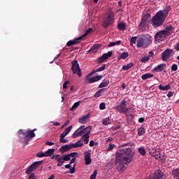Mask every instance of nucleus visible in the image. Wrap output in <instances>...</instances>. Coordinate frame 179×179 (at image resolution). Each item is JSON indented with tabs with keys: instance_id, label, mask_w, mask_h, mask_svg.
Returning <instances> with one entry per match:
<instances>
[{
	"instance_id": "1",
	"label": "nucleus",
	"mask_w": 179,
	"mask_h": 179,
	"mask_svg": "<svg viewBox=\"0 0 179 179\" xmlns=\"http://www.w3.org/2000/svg\"><path fill=\"white\" fill-rule=\"evenodd\" d=\"M135 152L132 151L131 148L120 149L116 152V170L120 173H122L127 170L125 164H129L134 159Z\"/></svg>"
},
{
	"instance_id": "2",
	"label": "nucleus",
	"mask_w": 179,
	"mask_h": 179,
	"mask_svg": "<svg viewBox=\"0 0 179 179\" xmlns=\"http://www.w3.org/2000/svg\"><path fill=\"white\" fill-rule=\"evenodd\" d=\"M169 12H170V6L166 7V9L165 10L166 14L163 12V10L158 11L152 18L153 27H160V26L164 23L166 17H167V15H169Z\"/></svg>"
},
{
	"instance_id": "3",
	"label": "nucleus",
	"mask_w": 179,
	"mask_h": 179,
	"mask_svg": "<svg viewBox=\"0 0 179 179\" xmlns=\"http://www.w3.org/2000/svg\"><path fill=\"white\" fill-rule=\"evenodd\" d=\"M34 131H36V129L33 130H28L27 131L20 129L18 131V136L20 138L21 142L24 143V145H29V141H30L31 138H34V136H36Z\"/></svg>"
},
{
	"instance_id": "4",
	"label": "nucleus",
	"mask_w": 179,
	"mask_h": 179,
	"mask_svg": "<svg viewBox=\"0 0 179 179\" xmlns=\"http://www.w3.org/2000/svg\"><path fill=\"white\" fill-rule=\"evenodd\" d=\"M90 131H92V126H88L85 128V126H80L76 131L73 134V138H78L79 136H83V135H87V134H90Z\"/></svg>"
},
{
	"instance_id": "5",
	"label": "nucleus",
	"mask_w": 179,
	"mask_h": 179,
	"mask_svg": "<svg viewBox=\"0 0 179 179\" xmlns=\"http://www.w3.org/2000/svg\"><path fill=\"white\" fill-rule=\"evenodd\" d=\"M150 14L147 13L141 18V21L138 25V27L141 31H145L146 30V27L149 26V23H150Z\"/></svg>"
},
{
	"instance_id": "6",
	"label": "nucleus",
	"mask_w": 179,
	"mask_h": 179,
	"mask_svg": "<svg viewBox=\"0 0 179 179\" xmlns=\"http://www.w3.org/2000/svg\"><path fill=\"white\" fill-rule=\"evenodd\" d=\"M152 44V39H150V36L149 38H140L137 41V48H147V47H149Z\"/></svg>"
},
{
	"instance_id": "7",
	"label": "nucleus",
	"mask_w": 179,
	"mask_h": 179,
	"mask_svg": "<svg viewBox=\"0 0 179 179\" xmlns=\"http://www.w3.org/2000/svg\"><path fill=\"white\" fill-rule=\"evenodd\" d=\"M169 36H170V32L169 31H166V30L159 31L156 34L155 36V41L160 43L162 41H164V39L166 38V37H169Z\"/></svg>"
},
{
	"instance_id": "8",
	"label": "nucleus",
	"mask_w": 179,
	"mask_h": 179,
	"mask_svg": "<svg viewBox=\"0 0 179 179\" xmlns=\"http://www.w3.org/2000/svg\"><path fill=\"white\" fill-rule=\"evenodd\" d=\"M96 70H92L90 73H89L85 77V80H88L89 83H94V82H99V80H101L103 79V76H97L95 77L90 78L92 75H94V73H96Z\"/></svg>"
},
{
	"instance_id": "9",
	"label": "nucleus",
	"mask_w": 179,
	"mask_h": 179,
	"mask_svg": "<svg viewBox=\"0 0 179 179\" xmlns=\"http://www.w3.org/2000/svg\"><path fill=\"white\" fill-rule=\"evenodd\" d=\"M71 64V71L73 73H76L80 78L82 76V71L80 70V67L79 66V63H78V60L73 61Z\"/></svg>"
},
{
	"instance_id": "10",
	"label": "nucleus",
	"mask_w": 179,
	"mask_h": 179,
	"mask_svg": "<svg viewBox=\"0 0 179 179\" xmlns=\"http://www.w3.org/2000/svg\"><path fill=\"white\" fill-rule=\"evenodd\" d=\"M113 23V11L110 10L108 12L106 18L103 20V22L102 23L103 27L105 29H107L110 24H112Z\"/></svg>"
},
{
	"instance_id": "11",
	"label": "nucleus",
	"mask_w": 179,
	"mask_h": 179,
	"mask_svg": "<svg viewBox=\"0 0 179 179\" xmlns=\"http://www.w3.org/2000/svg\"><path fill=\"white\" fill-rule=\"evenodd\" d=\"M43 163V161H38L34 162L31 165L29 166V167L26 170L25 173L26 174H31L38 167V166H41V164Z\"/></svg>"
},
{
	"instance_id": "12",
	"label": "nucleus",
	"mask_w": 179,
	"mask_h": 179,
	"mask_svg": "<svg viewBox=\"0 0 179 179\" xmlns=\"http://www.w3.org/2000/svg\"><path fill=\"white\" fill-rule=\"evenodd\" d=\"M111 57H113V51L104 53L101 57L98 58V62L99 64H102V62H104L106 59H108V58H111Z\"/></svg>"
},
{
	"instance_id": "13",
	"label": "nucleus",
	"mask_w": 179,
	"mask_h": 179,
	"mask_svg": "<svg viewBox=\"0 0 179 179\" xmlns=\"http://www.w3.org/2000/svg\"><path fill=\"white\" fill-rule=\"evenodd\" d=\"M173 52V50L171 49H166L162 53V61H167L169 58H170V55H171V53Z\"/></svg>"
},
{
	"instance_id": "14",
	"label": "nucleus",
	"mask_w": 179,
	"mask_h": 179,
	"mask_svg": "<svg viewBox=\"0 0 179 179\" xmlns=\"http://www.w3.org/2000/svg\"><path fill=\"white\" fill-rule=\"evenodd\" d=\"M52 159H55V160H56V162H58L57 167H61L65 163V161L64 159V157L61 156L59 155H54L52 157Z\"/></svg>"
},
{
	"instance_id": "15",
	"label": "nucleus",
	"mask_w": 179,
	"mask_h": 179,
	"mask_svg": "<svg viewBox=\"0 0 179 179\" xmlns=\"http://www.w3.org/2000/svg\"><path fill=\"white\" fill-rule=\"evenodd\" d=\"M92 154L89 151H85L84 152V157L86 166H89L92 163Z\"/></svg>"
},
{
	"instance_id": "16",
	"label": "nucleus",
	"mask_w": 179,
	"mask_h": 179,
	"mask_svg": "<svg viewBox=\"0 0 179 179\" xmlns=\"http://www.w3.org/2000/svg\"><path fill=\"white\" fill-rule=\"evenodd\" d=\"M166 64H161L158 65L157 67H155L154 69H152V72L153 73H156L157 72H163L164 69H166Z\"/></svg>"
},
{
	"instance_id": "17",
	"label": "nucleus",
	"mask_w": 179,
	"mask_h": 179,
	"mask_svg": "<svg viewBox=\"0 0 179 179\" xmlns=\"http://www.w3.org/2000/svg\"><path fill=\"white\" fill-rule=\"evenodd\" d=\"M82 40V37L80 36L78 38H74L73 41H69V42H67L66 45L67 47H72V45L79 44V43H80Z\"/></svg>"
},
{
	"instance_id": "18",
	"label": "nucleus",
	"mask_w": 179,
	"mask_h": 179,
	"mask_svg": "<svg viewBox=\"0 0 179 179\" xmlns=\"http://www.w3.org/2000/svg\"><path fill=\"white\" fill-rule=\"evenodd\" d=\"M73 148L72 143L66 144L59 148V152H61V153H65V152H69V150H71V149Z\"/></svg>"
},
{
	"instance_id": "19",
	"label": "nucleus",
	"mask_w": 179,
	"mask_h": 179,
	"mask_svg": "<svg viewBox=\"0 0 179 179\" xmlns=\"http://www.w3.org/2000/svg\"><path fill=\"white\" fill-rule=\"evenodd\" d=\"M90 117V113H87V115L80 117L78 120V122L80 124H87L89 122V118Z\"/></svg>"
},
{
	"instance_id": "20",
	"label": "nucleus",
	"mask_w": 179,
	"mask_h": 179,
	"mask_svg": "<svg viewBox=\"0 0 179 179\" xmlns=\"http://www.w3.org/2000/svg\"><path fill=\"white\" fill-rule=\"evenodd\" d=\"M151 179H163V172L160 170L155 171Z\"/></svg>"
},
{
	"instance_id": "21",
	"label": "nucleus",
	"mask_w": 179,
	"mask_h": 179,
	"mask_svg": "<svg viewBox=\"0 0 179 179\" xmlns=\"http://www.w3.org/2000/svg\"><path fill=\"white\" fill-rule=\"evenodd\" d=\"M99 48H100V45L95 44L87 51V54H90V52H97V50H99Z\"/></svg>"
},
{
	"instance_id": "22",
	"label": "nucleus",
	"mask_w": 179,
	"mask_h": 179,
	"mask_svg": "<svg viewBox=\"0 0 179 179\" xmlns=\"http://www.w3.org/2000/svg\"><path fill=\"white\" fill-rule=\"evenodd\" d=\"M117 110L118 111H120V113H122L123 114H127V113H129V110H131V108H127L124 106H117Z\"/></svg>"
},
{
	"instance_id": "23",
	"label": "nucleus",
	"mask_w": 179,
	"mask_h": 179,
	"mask_svg": "<svg viewBox=\"0 0 179 179\" xmlns=\"http://www.w3.org/2000/svg\"><path fill=\"white\" fill-rule=\"evenodd\" d=\"M172 176H173V178L179 179V169L172 171Z\"/></svg>"
},
{
	"instance_id": "24",
	"label": "nucleus",
	"mask_w": 179,
	"mask_h": 179,
	"mask_svg": "<svg viewBox=\"0 0 179 179\" xmlns=\"http://www.w3.org/2000/svg\"><path fill=\"white\" fill-rule=\"evenodd\" d=\"M103 93H104V89H100L94 95V97H101Z\"/></svg>"
},
{
	"instance_id": "25",
	"label": "nucleus",
	"mask_w": 179,
	"mask_h": 179,
	"mask_svg": "<svg viewBox=\"0 0 179 179\" xmlns=\"http://www.w3.org/2000/svg\"><path fill=\"white\" fill-rule=\"evenodd\" d=\"M150 78H153V74L150 73H145L141 76V79H143V80H146V79H149Z\"/></svg>"
},
{
	"instance_id": "26",
	"label": "nucleus",
	"mask_w": 179,
	"mask_h": 179,
	"mask_svg": "<svg viewBox=\"0 0 179 179\" xmlns=\"http://www.w3.org/2000/svg\"><path fill=\"white\" fill-rule=\"evenodd\" d=\"M89 138H90L89 134H85L82 136V139L85 142V145H87V143H89Z\"/></svg>"
},
{
	"instance_id": "27",
	"label": "nucleus",
	"mask_w": 179,
	"mask_h": 179,
	"mask_svg": "<svg viewBox=\"0 0 179 179\" xmlns=\"http://www.w3.org/2000/svg\"><path fill=\"white\" fill-rule=\"evenodd\" d=\"M159 90H170L171 89V87L170 85H167L166 86H162V85H159Z\"/></svg>"
},
{
	"instance_id": "28",
	"label": "nucleus",
	"mask_w": 179,
	"mask_h": 179,
	"mask_svg": "<svg viewBox=\"0 0 179 179\" xmlns=\"http://www.w3.org/2000/svg\"><path fill=\"white\" fill-rule=\"evenodd\" d=\"M55 152V150L54 148H50L45 152V155L46 157H48L49 156H51V155H53Z\"/></svg>"
},
{
	"instance_id": "29",
	"label": "nucleus",
	"mask_w": 179,
	"mask_h": 179,
	"mask_svg": "<svg viewBox=\"0 0 179 179\" xmlns=\"http://www.w3.org/2000/svg\"><path fill=\"white\" fill-rule=\"evenodd\" d=\"M132 66H134V63H129L127 65L122 66V70L128 71L129 69H131Z\"/></svg>"
},
{
	"instance_id": "30",
	"label": "nucleus",
	"mask_w": 179,
	"mask_h": 179,
	"mask_svg": "<svg viewBox=\"0 0 179 179\" xmlns=\"http://www.w3.org/2000/svg\"><path fill=\"white\" fill-rule=\"evenodd\" d=\"M127 57H129V54L128 52H124L118 57V59H127Z\"/></svg>"
},
{
	"instance_id": "31",
	"label": "nucleus",
	"mask_w": 179,
	"mask_h": 179,
	"mask_svg": "<svg viewBox=\"0 0 179 179\" xmlns=\"http://www.w3.org/2000/svg\"><path fill=\"white\" fill-rule=\"evenodd\" d=\"M73 148H80L83 145V142L82 141H78L76 143H71Z\"/></svg>"
},
{
	"instance_id": "32",
	"label": "nucleus",
	"mask_w": 179,
	"mask_h": 179,
	"mask_svg": "<svg viewBox=\"0 0 179 179\" xmlns=\"http://www.w3.org/2000/svg\"><path fill=\"white\" fill-rule=\"evenodd\" d=\"M138 150V153H140L141 156H146V150H145V148H143V147L139 148Z\"/></svg>"
},
{
	"instance_id": "33",
	"label": "nucleus",
	"mask_w": 179,
	"mask_h": 179,
	"mask_svg": "<svg viewBox=\"0 0 179 179\" xmlns=\"http://www.w3.org/2000/svg\"><path fill=\"white\" fill-rule=\"evenodd\" d=\"M93 31V29L92 28H89L88 30L86 31V32L81 36L82 37V40H83V38H85V37L87 36V34H90V33H92Z\"/></svg>"
},
{
	"instance_id": "34",
	"label": "nucleus",
	"mask_w": 179,
	"mask_h": 179,
	"mask_svg": "<svg viewBox=\"0 0 179 179\" xmlns=\"http://www.w3.org/2000/svg\"><path fill=\"white\" fill-rule=\"evenodd\" d=\"M145 132V128H143V127H141L139 129H138V135L139 136H142V135H143Z\"/></svg>"
},
{
	"instance_id": "35",
	"label": "nucleus",
	"mask_w": 179,
	"mask_h": 179,
	"mask_svg": "<svg viewBox=\"0 0 179 179\" xmlns=\"http://www.w3.org/2000/svg\"><path fill=\"white\" fill-rule=\"evenodd\" d=\"M125 23L124 22H120L117 24V29H119V30H125Z\"/></svg>"
},
{
	"instance_id": "36",
	"label": "nucleus",
	"mask_w": 179,
	"mask_h": 179,
	"mask_svg": "<svg viewBox=\"0 0 179 179\" xmlns=\"http://www.w3.org/2000/svg\"><path fill=\"white\" fill-rule=\"evenodd\" d=\"M107 86H108V83L107 82V80H104L99 85V87L101 88V87H107Z\"/></svg>"
},
{
	"instance_id": "37",
	"label": "nucleus",
	"mask_w": 179,
	"mask_h": 179,
	"mask_svg": "<svg viewBox=\"0 0 179 179\" xmlns=\"http://www.w3.org/2000/svg\"><path fill=\"white\" fill-rule=\"evenodd\" d=\"M102 124L103 125H108V124H111V121L110 120V118L106 117L103 120Z\"/></svg>"
},
{
	"instance_id": "38",
	"label": "nucleus",
	"mask_w": 179,
	"mask_h": 179,
	"mask_svg": "<svg viewBox=\"0 0 179 179\" xmlns=\"http://www.w3.org/2000/svg\"><path fill=\"white\" fill-rule=\"evenodd\" d=\"M79 104H80V101L76 102L73 106L70 108L71 111H73L76 108L79 107Z\"/></svg>"
},
{
	"instance_id": "39",
	"label": "nucleus",
	"mask_w": 179,
	"mask_h": 179,
	"mask_svg": "<svg viewBox=\"0 0 179 179\" xmlns=\"http://www.w3.org/2000/svg\"><path fill=\"white\" fill-rule=\"evenodd\" d=\"M72 130V126H69V127H67L64 131L63 133H64V134L66 136L68 135V134H69L71 132V131Z\"/></svg>"
},
{
	"instance_id": "40",
	"label": "nucleus",
	"mask_w": 179,
	"mask_h": 179,
	"mask_svg": "<svg viewBox=\"0 0 179 179\" xmlns=\"http://www.w3.org/2000/svg\"><path fill=\"white\" fill-rule=\"evenodd\" d=\"M136 43V36L131 37L130 40L131 47H132V45H134V44H135Z\"/></svg>"
},
{
	"instance_id": "41",
	"label": "nucleus",
	"mask_w": 179,
	"mask_h": 179,
	"mask_svg": "<svg viewBox=\"0 0 179 179\" xmlns=\"http://www.w3.org/2000/svg\"><path fill=\"white\" fill-rule=\"evenodd\" d=\"M62 156H63V159H64V162H69V160H71V157L69 156V154L62 155Z\"/></svg>"
},
{
	"instance_id": "42",
	"label": "nucleus",
	"mask_w": 179,
	"mask_h": 179,
	"mask_svg": "<svg viewBox=\"0 0 179 179\" xmlns=\"http://www.w3.org/2000/svg\"><path fill=\"white\" fill-rule=\"evenodd\" d=\"M153 157L156 159V160H159V159H160V152H156L154 153Z\"/></svg>"
},
{
	"instance_id": "43",
	"label": "nucleus",
	"mask_w": 179,
	"mask_h": 179,
	"mask_svg": "<svg viewBox=\"0 0 179 179\" xmlns=\"http://www.w3.org/2000/svg\"><path fill=\"white\" fill-rule=\"evenodd\" d=\"M97 177V170H94L93 174L90 176V179H95Z\"/></svg>"
},
{
	"instance_id": "44",
	"label": "nucleus",
	"mask_w": 179,
	"mask_h": 179,
	"mask_svg": "<svg viewBox=\"0 0 179 179\" xmlns=\"http://www.w3.org/2000/svg\"><path fill=\"white\" fill-rule=\"evenodd\" d=\"M36 157H46L45 152H38L36 155Z\"/></svg>"
},
{
	"instance_id": "45",
	"label": "nucleus",
	"mask_w": 179,
	"mask_h": 179,
	"mask_svg": "<svg viewBox=\"0 0 179 179\" xmlns=\"http://www.w3.org/2000/svg\"><path fill=\"white\" fill-rule=\"evenodd\" d=\"M148 61H149V57H143L141 59V62L145 63V62H148Z\"/></svg>"
},
{
	"instance_id": "46",
	"label": "nucleus",
	"mask_w": 179,
	"mask_h": 179,
	"mask_svg": "<svg viewBox=\"0 0 179 179\" xmlns=\"http://www.w3.org/2000/svg\"><path fill=\"white\" fill-rule=\"evenodd\" d=\"M119 106L127 108V101H125V99H123V100L121 101L120 105Z\"/></svg>"
},
{
	"instance_id": "47",
	"label": "nucleus",
	"mask_w": 179,
	"mask_h": 179,
	"mask_svg": "<svg viewBox=\"0 0 179 179\" xmlns=\"http://www.w3.org/2000/svg\"><path fill=\"white\" fill-rule=\"evenodd\" d=\"M105 69H106V64H103L102 66L96 69V72H101V71H104Z\"/></svg>"
},
{
	"instance_id": "48",
	"label": "nucleus",
	"mask_w": 179,
	"mask_h": 179,
	"mask_svg": "<svg viewBox=\"0 0 179 179\" xmlns=\"http://www.w3.org/2000/svg\"><path fill=\"white\" fill-rule=\"evenodd\" d=\"M177 69H178V66H177V64H173L171 66V71H173L174 72H176Z\"/></svg>"
},
{
	"instance_id": "49",
	"label": "nucleus",
	"mask_w": 179,
	"mask_h": 179,
	"mask_svg": "<svg viewBox=\"0 0 179 179\" xmlns=\"http://www.w3.org/2000/svg\"><path fill=\"white\" fill-rule=\"evenodd\" d=\"M100 110H106V103H101L99 105Z\"/></svg>"
},
{
	"instance_id": "50",
	"label": "nucleus",
	"mask_w": 179,
	"mask_h": 179,
	"mask_svg": "<svg viewBox=\"0 0 179 179\" xmlns=\"http://www.w3.org/2000/svg\"><path fill=\"white\" fill-rule=\"evenodd\" d=\"M70 83H71V82H69V80L66 81V82L63 84V89H67L68 85H69Z\"/></svg>"
},
{
	"instance_id": "51",
	"label": "nucleus",
	"mask_w": 179,
	"mask_h": 179,
	"mask_svg": "<svg viewBox=\"0 0 179 179\" xmlns=\"http://www.w3.org/2000/svg\"><path fill=\"white\" fill-rule=\"evenodd\" d=\"M59 142L60 143H68L69 141L65 138H59Z\"/></svg>"
},
{
	"instance_id": "52",
	"label": "nucleus",
	"mask_w": 179,
	"mask_h": 179,
	"mask_svg": "<svg viewBox=\"0 0 179 179\" xmlns=\"http://www.w3.org/2000/svg\"><path fill=\"white\" fill-rule=\"evenodd\" d=\"M166 31H171V30H173V26H171V25L166 26Z\"/></svg>"
},
{
	"instance_id": "53",
	"label": "nucleus",
	"mask_w": 179,
	"mask_h": 179,
	"mask_svg": "<svg viewBox=\"0 0 179 179\" xmlns=\"http://www.w3.org/2000/svg\"><path fill=\"white\" fill-rule=\"evenodd\" d=\"M106 150L107 152H111V150H113V144H111V143H109V146Z\"/></svg>"
},
{
	"instance_id": "54",
	"label": "nucleus",
	"mask_w": 179,
	"mask_h": 179,
	"mask_svg": "<svg viewBox=\"0 0 179 179\" xmlns=\"http://www.w3.org/2000/svg\"><path fill=\"white\" fill-rule=\"evenodd\" d=\"M121 44V41H117L116 42H113V46L114 45H120Z\"/></svg>"
},
{
	"instance_id": "55",
	"label": "nucleus",
	"mask_w": 179,
	"mask_h": 179,
	"mask_svg": "<svg viewBox=\"0 0 179 179\" xmlns=\"http://www.w3.org/2000/svg\"><path fill=\"white\" fill-rule=\"evenodd\" d=\"M28 179H36V175L34 173H31Z\"/></svg>"
},
{
	"instance_id": "56",
	"label": "nucleus",
	"mask_w": 179,
	"mask_h": 179,
	"mask_svg": "<svg viewBox=\"0 0 179 179\" xmlns=\"http://www.w3.org/2000/svg\"><path fill=\"white\" fill-rule=\"evenodd\" d=\"M173 94H174L173 92H169L167 94V97H173Z\"/></svg>"
},
{
	"instance_id": "57",
	"label": "nucleus",
	"mask_w": 179,
	"mask_h": 179,
	"mask_svg": "<svg viewBox=\"0 0 179 179\" xmlns=\"http://www.w3.org/2000/svg\"><path fill=\"white\" fill-rule=\"evenodd\" d=\"M76 155H78V152H71L69 154V156H70V158H71V157H73L74 156H76Z\"/></svg>"
},
{
	"instance_id": "58",
	"label": "nucleus",
	"mask_w": 179,
	"mask_h": 179,
	"mask_svg": "<svg viewBox=\"0 0 179 179\" xmlns=\"http://www.w3.org/2000/svg\"><path fill=\"white\" fill-rule=\"evenodd\" d=\"M138 122L142 124L143 122H145V117H141L138 119Z\"/></svg>"
},
{
	"instance_id": "59",
	"label": "nucleus",
	"mask_w": 179,
	"mask_h": 179,
	"mask_svg": "<svg viewBox=\"0 0 179 179\" xmlns=\"http://www.w3.org/2000/svg\"><path fill=\"white\" fill-rule=\"evenodd\" d=\"M45 145H48V146H52V145H54V143H52L51 141H47L45 143Z\"/></svg>"
},
{
	"instance_id": "60",
	"label": "nucleus",
	"mask_w": 179,
	"mask_h": 179,
	"mask_svg": "<svg viewBox=\"0 0 179 179\" xmlns=\"http://www.w3.org/2000/svg\"><path fill=\"white\" fill-rule=\"evenodd\" d=\"M90 146L91 148H93V146H94V141L93 140L90 141Z\"/></svg>"
},
{
	"instance_id": "61",
	"label": "nucleus",
	"mask_w": 179,
	"mask_h": 179,
	"mask_svg": "<svg viewBox=\"0 0 179 179\" xmlns=\"http://www.w3.org/2000/svg\"><path fill=\"white\" fill-rule=\"evenodd\" d=\"M153 55H154L153 51H150V52H149L148 57V58H150V57H153Z\"/></svg>"
},
{
	"instance_id": "62",
	"label": "nucleus",
	"mask_w": 179,
	"mask_h": 179,
	"mask_svg": "<svg viewBox=\"0 0 179 179\" xmlns=\"http://www.w3.org/2000/svg\"><path fill=\"white\" fill-rule=\"evenodd\" d=\"M76 162V158L73 157L71 161H70V164H73Z\"/></svg>"
},
{
	"instance_id": "63",
	"label": "nucleus",
	"mask_w": 179,
	"mask_h": 179,
	"mask_svg": "<svg viewBox=\"0 0 179 179\" xmlns=\"http://www.w3.org/2000/svg\"><path fill=\"white\" fill-rule=\"evenodd\" d=\"M174 48H175V50H176V51H179V43H178L175 45Z\"/></svg>"
},
{
	"instance_id": "64",
	"label": "nucleus",
	"mask_w": 179,
	"mask_h": 179,
	"mask_svg": "<svg viewBox=\"0 0 179 179\" xmlns=\"http://www.w3.org/2000/svg\"><path fill=\"white\" fill-rule=\"evenodd\" d=\"M69 173H71V174H73L75 173V167L71 168Z\"/></svg>"
}]
</instances>
